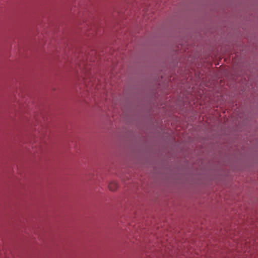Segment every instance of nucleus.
I'll use <instances>...</instances> for the list:
<instances>
[{"instance_id":"nucleus-1","label":"nucleus","mask_w":258,"mask_h":258,"mask_svg":"<svg viewBox=\"0 0 258 258\" xmlns=\"http://www.w3.org/2000/svg\"><path fill=\"white\" fill-rule=\"evenodd\" d=\"M117 187V185L116 183H113L112 184H110L109 185V188L111 190H114Z\"/></svg>"}]
</instances>
